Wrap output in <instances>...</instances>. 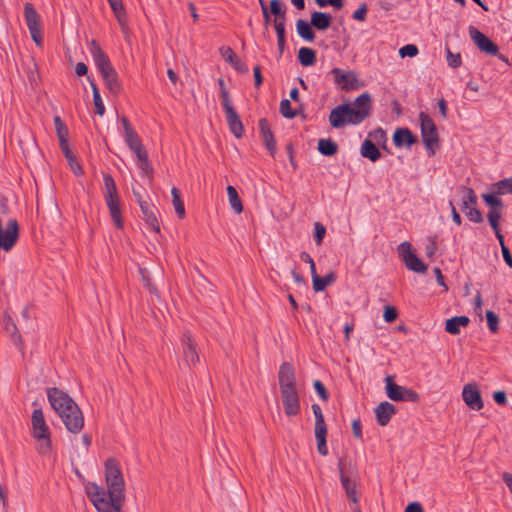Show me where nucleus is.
Returning <instances> with one entry per match:
<instances>
[{"label":"nucleus","instance_id":"5fc2aeb1","mask_svg":"<svg viewBox=\"0 0 512 512\" xmlns=\"http://www.w3.org/2000/svg\"><path fill=\"white\" fill-rule=\"evenodd\" d=\"M315 438L317 439H326L327 437V425L324 421L315 422L314 428Z\"/></svg>","mask_w":512,"mask_h":512},{"label":"nucleus","instance_id":"13d9d810","mask_svg":"<svg viewBox=\"0 0 512 512\" xmlns=\"http://www.w3.org/2000/svg\"><path fill=\"white\" fill-rule=\"evenodd\" d=\"M220 97L224 112L234 109L230 98V94L227 89H223V91L220 93Z\"/></svg>","mask_w":512,"mask_h":512},{"label":"nucleus","instance_id":"de8ad7c7","mask_svg":"<svg viewBox=\"0 0 512 512\" xmlns=\"http://www.w3.org/2000/svg\"><path fill=\"white\" fill-rule=\"evenodd\" d=\"M280 113L284 118L293 119L296 117V110L291 108L290 101L288 99H283L280 102Z\"/></svg>","mask_w":512,"mask_h":512},{"label":"nucleus","instance_id":"4d7b16f0","mask_svg":"<svg viewBox=\"0 0 512 512\" xmlns=\"http://www.w3.org/2000/svg\"><path fill=\"white\" fill-rule=\"evenodd\" d=\"M313 387L323 401H327L329 399V393L320 380H315Z\"/></svg>","mask_w":512,"mask_h":512},{"label":"nucleus","instance_id":"bb28decb","mask_svg":"<svg viewBox=\"0 0 512 512\" xmlns=\"http://www.w3.org/2000/svg\"><path fill=\"white\" fill-rule=\"evenodd\" d=\"M221 55L224 59L229 62L235 70L240 73H247V65L241 61V59L235 54V52L228 46L220 49Z\"/></svg>","mask_w":512,"mask_h":512},{"label":"nucleus","instance_id":"39448f33","mask_svg":"<svg viewBox=\"0 0 512 512\" xmlns=\"http://www.w3.org/2000/svg\"><path fill=\"white\" fill-rule=\"evenodd\" d=\"M19 230L16 218H9L4 222L0 217V249L10 251L19 239Z\"/></svg>","mask_w":512,"mask_h":512},{"label":"nucleus","instance_id":"f03ea898","mask_svg":"<svg viewBox=\"0 0 512 512\" xmlns=\"http://www.w3.org/2000/svg\"><path fill=\"white\" fill-rule=\"evenodd\" d=\"M371 110L370 94L362 93L353 104L345 103L334 107L329 114V123L335 129L345 125H358L371 114Z\"/></svg>","mask_w":512,"mask_h":512},{"label":"nucleus","instance_id":"0eeeda50","mask_svg":"<svg viewBox=\"0 0 512 512\" xmlns=\"http://www.w3.org/2000/svg\"><path fill=\"white\" fill-rule=\"evenodd\" d=\"M458 192L463 195L462 211L466 217L474 223H481L483 216L481 211L477 208V196L474 190L470 187L460 186Z\"/></svg>","mask_w":512,"mask_h":512},{"label":"nucleus","instance_id":"4c0bfd02","mask_svg":"<svg viewBox=\"0 0 512 512\" xmlns=\"http://www.w3.org/2000/svg\"><path fill=\"white\" fill-rule=\"evenodd\" d=\"M171 195H172V204L174 206L175 212L180 219H183L185 217L186 213H185L184 203L181 199L180 191L176 187H173L171 189Z\"/></svg>","mask_w":512,"mask_h":512},{"label":"nucleus","instance_id":"79ce46f5","mask_svg":"<svg viewBox=\"0 0 512 512\" xmlns=\"http://www.w3.org/2000/svg\"><path fill=\"white\" fill-rule=\"evenodd\" d=\"M89 81H90L92 92H93V102H94V106H95V113L98 114L99 116H103L105 113V106L102 102V98L100 96L99 89H98L97 85L94 83V81H92V80H89Z\"/></svg>","mask_w":512,"mask_h":512},{"label":"nucleus","instance_id":"f8f14e48","mask_svg":"<svg viewBox=\"0 0 512 512\" xmlns=\"http://www.w3.org/2000/svg\"><path fill=\"white\" fill-rule=\"evenodd\" d=\"M66 429L73 433L78 434L84 426V416L79 406H70L69 411L59 415Z\"/></svg>","mask_w":512,"mask_h":512},{"label":"nucleus","instance_id":"2eb2a0df","mask_svg":"<svg viewBox=\"0 0 512 512\" xmlns=\"http://www.w3.org/2000/svg\"><path fill=\"white\" fill-rule=\"evenodd\" d=\"M133 194L137 199V202L140 206V209L142 211V214L144 216V220L146 224L154 231V232H160V225L158 223L157 217H156V209L153 205L148 203L146 200L143 199L141 194L135 190H133Z\"/></svg>","mask_w":512,"mask_h":512},{"label":"nucleus","instance_id":"a211bd4d","mask_svg":"<svg viewBox=\"0 0 512 512\" xmlns=\"http://www.w3.org/2000/svg\"><path fill=\"white\" fill-rule=\"evenodd\" d=\"M278 381L280 391L296 389L295 371L291 364L287 362L281 364L278 372Z\"/></svg>","mask_w":512,"mask_h":512},{"label":"nucleus","instance_id":"2f4dec72","mask_svg":"<svg viewBox=\"0 0 512 512\" xmlns=\"http://www.w3.org/2000/svg\"><path fill=\"white\" fill-rule=\"evenodd\" d=\"M338 149V144L331 139L321 138L318 140V151L323 156H334L338 152Z\"/></svg>","mask_w":512,"mask_h":512},{"label":"nucleus","instance_id":"b1692460","mask_svg":"<svg viewBox=\"0 0 512 512\" xmlns=\"http://www.w3.org/2000/svg\"><path fill=\"white\" fill-rule=\"evenodd\" d=\"M226 121L231 133L236 138H241L244 134V126L235 109L225 111Z\"/></svg>","mask_w":512,"mask_h":512},{"label":"nucleus","instance_id":"cd10ccee","mask_svg":"<svg viewBox=\"0 0 512 512\" xmlns=\"http://www.w3.org/2000/svg\"><path fill=\"white\" fill-rule=\"evenodd\" d=\"M24 16L29 32L41 29L40 16L33 5L29 2L24 5Z\"/></svg>","mask_w":512,"mask_h":512},{"label":"nucleus","instance_id":"6ab92c4d","mask_svg":"<svg viewBox=\"0 0 512 512\" xmlns=\"http://www.w3.org/2000/svg\"><path fill=\"white\" fill-rule=\"evenodd\" d=\"M258 125L264 145L269 151L270 155L274 157L276 152V141L273 132L271 131L269 122L266 118H261Z\"/></svg>","mask_w":512,"mask_h":512},{"label":"nucleus","instance_id":"8fccbe9b","mask_svg":"<svg viewBox=\"0 0 512 512\" xmlns=\"http://www.w3.org/2000/svg\"><path fill=\"white\" fill-rule=\"evenodd\" d=\"M487 218L489 221V224L493 230L499 229V220L501 218V211L498 209H490Z\"/></svg>","mask_w":512,"mask_h":512},{"label":"nucleus","instance_id":"0e129e2a","mask_svg":"<svg viewBox=\"0 0 512 512\" xmlns=\"http://www.w3.org/2000/svg\"><path fill=\"white\" fill-rule=\"evenodd\" d=\"M72 171L75 175H82L83 174V168L80 165V163L76 160V157L74 155H71V158H66Z\"/></svg>","mask_w":512,"mask_h":512},{"label":"nucleus","instance_id":"c9c22d12","mask_svg":"<svg viewBox=\"0 0 512 512\" xmlns=\"http://www.w3.org/2000/svg\"><path fill=\"white\" fill-rule=\"evenodd\" d=\"M404 263L407 269L413 272L425 273L427 271V266L417 257L416 254L408 255V259H405Z\"/></svg>","mask_w":512,"mask_h":512},{"label":"nucleus","instance_id":"bf43d9fd","mask_svg":"<svg viewBox=\"0 0 512 512\" xmlns=\"http://www.w3.org/2000/svg\"><path fill=\"white\" fill-rule=\"evenodd\" d=\"M438 249L437 241L435 238H429L425 245V254L428 258H433Z\"/></svg>","mask_w":512,"mask_h":512},{"label":"nucleus","instance_id":"412c9836","mask_svg":"<svg viewBox=\"0 0 512 512\" xmlns=\"http://www.w3.org/2000/svg\"><path fill=\"white\" fill-rule=\"evenodd\" d=\"M117 21L121 31L124 34L128 33V17L123 5L122 0H107Z\"/></svg>","mask_w":512,"mask_h":512},{"label":"nucleus","instance_id":"393cba45","mask_svg":"<svg viewBox=\"0 0 512 512\" xmlns=\"http://www.w3.org/2000/svg\"><path fill=\"white\" fill-rule=\"evenodd\" d=\"M393 142L397 147L406 146L410 148L417 142V137L408 128H398L393 135Z\"/></svg>","mask_w":512,"mask_h":512},{"label":"nucleus","instance_id":"f704fd0d","mask_svg":"<svg viewBox=\"0 0 512 512\" xmlns=\"http://www.w3.org/2000/svg\"><path fill=\"white\" fill-rule=\"evenodd\" d=\"M335 281L334 273H329L324 277L315 275L312 280L313 289L315 292L323 291L328 285H331Z\"/></svg>","mask_w":512,"mask_h":512},{"label":"nucleus","instance_id":"58836bf2","mask_svg":"<svg viewBox=\"0 0 512 512\" xmlns=\"http://www.w3.org/2000/svg\"><path fill=\"white\" fill-rule=\"evenodd\" d=\"M102 79L105 83L106 88L112 95L118 96L120 94V92L122 91V85L117 73Z\"/></svg>","mask_w":512,"mask_h":512},{"label":"nucleus","instance_id":"7ed1b4c3","mask_svg":"<svg viewBox=\"0 0 512 512\" xmlns=\"http://www.w3.org/2000/svg\"><path fill=\"white\" fill-rule=\"evenodd\" d=\"M32 436L38 442V452L46 454L51 449V433L42 409H34L31 416Z\"/></svg>","mask_w":512,"mask_h":512},{"label":"nucleus","instance_id":"6e6552de","mask_svg":"<svg viewBox=\"0 0 512 512\" xmlns=\"http://www.w3.org/2000/svg\"><path fill=\"white\" fill-rule=\"evenodd\" d=\"M422 141L425 147L434 154V146L439 143L437 127L433 119L425 112L419 114Z\"/></svg>","mask_w":512,"mask_h":512},{"label":"nucleus","instance_id":"680f3d73","mask_svg":"<svg viewBox=\"0 0 512 512\" xmlns=\"http://www.w3.org/2000/svg\"><path fill=\"white\" fill-rule=\"evenodd\" d=\"M398 316L397 310L392 306H386L383 313V318L386 322L392 323Z\"/></svg>","mask_w":512,"mask_h":512},{"label":"nucleus","instance_id":"20e7f679","mask_svg":"<svg viewBox=\"0 0 512 512\" xmlns=\"http://www.w3.org/2000/svg\"><path fill=\"white\" fill-rule=\"evenodd\" d=\"M103 180L105 187L104 198L109 209L110 216L115 226L118 229H121L123 227V220L116 183L110 174H105Z\"/></svg>","mask_w":512,"mask_h":512},{"label":"nucleus","instance_id":"49530a36","mask_svg":"<svg viewBox=\"0 0 512 512\" xmlns=\"http://www.w3.org/2000/svg\"><path fill=\"white\" fill-rule=\"evenodd\" d=\"M275 31L277 34V44L279 48L280 55L283 53L284 46H285V23H275L274 24Z\"/></svg>","mask_w":512,"mask_h":512},{"label":"nucleus","instance_id":"72a5a7b5","mask_svg":"<svg viewBox=\"0 0 512 512\" xmlns=\"http://www.w3.org/2000/svg\"><path fill=\"white\" fill-rule=\"evenodd\" d=\"M298 59L302 66H312L316 62V52L312 48L302 47L298 51Z\"/></svg>","mask_w":512,"mask_h":512},{"label":"nucleus","instance_id":"e2e57ef3","mask_svg":"<svg viewBox=\"0 0 512 512\" xmlns=\"http://www.w3.org/2000/svg\"><path fill=\"white\" fill-rule=\"evenodd\" d=\"M368 7L365 3L361 4L359 8L353 13L352 18L356 21L363 22L367 16Z\"/></svg>","mask_w":512,"mask_h":512},{"label":"nucleus","instance_id":"a18cd8bd","mask_svg":"<svg viewBox=\"0 0 512 512\" xmlns=\"http://www.w3.org/2000/svg\"><path fill=\"white\" fill-rule=\"evenodd\" d=\"M137 160L138 166L142 173L151 180L153 176V167L151 166V163L149 161L148 154L138 157Z\"/></svg>","mask_w":512,"mask_h":512},{"label":"nucleus","instance_id":"37998d69","mask_svg":"<svg viewBox=\"0 0 512 512\" xmlns=\"http://www.w3.org/2000/svg\"><path fill=\"white\" fill-rule=\"evenodd\" d=\"M54 125L59 142H64V140H68L69 131L66 124L60 118V116L54 117Z\"/></svg>","mask_w":512,"mask_h":512},{"label":"nucleus","instance_id":"09e8293b","mask_svg":"<svg viewBox=\"0 0 512 512\" xmlns=\"http://www.w3.org/2000/svg\"><path fill=\"white\" fill-rule=\"evenodd\" d=\"M486 320L489 330L492 333H496L498 331L499 317L496 313L491 310L486 311Z\"/></svg>","mask_w":512,"mask_h":512},{"label":"nucleus","instance_id":"864d4df0","mask_svg":"<svg viewBox=\"0 0 512 512\" xmlns=\"http://www.w3.org/2000/svg\"><path fill=\"white\" fill-rule=\"evenodd\" d=\"M326 228L320 222L314 223V239L317 245H320L325 237Z\"/></svg>","mask_w":512,"mask_h":512},{"label":"nucleus","instance_id":"3c124183","mask_svg":"<svg viewBox=\"0 0 512 512\" xmlns=\"http://www.w3.org/2000/svg\"><path fill=\"white\" fill-rule=\"evenodd\" d=\"M446 54H447V63L452 68H458L462 64V59L460 53H452L451 50L447 47L446 48Z\"/></svg>","mask_w":512,"mask_h":512},{"label":"nucleus","instance_id":"423d86ee","mask_svg":"<svg viewBox=\"0 0 512 512\" xmlns=\"http://www.w3.org/2000/svg\"><path fill=\"white\" fill-rule=\"evenodd\" d=\"M385 389L387 396L393 401H407L417 403L420 400L419 394L407 387L397 385L394 382V376L385 377Z\"/></svg>","mask_w":512,"mask_h":512},{"label":"nucleus","instance_id":"9b49d317","mask_svg":"<svg viewBox=\"0 0 512 512\" xmlns=\"http://www.w3.org/2000/svg\"><path fill=\"white\" fill-rule=\"evenodd\" d=\"M181 347L182 363H180V366L182 364L188 368L195 366L199 362L200 357L197 349V344L189 333H185L181 338Z\"/></svg>","mask_w":512,"mask_h":512},{"label":"nucleus","instance_id":"e433bc0d","mask_svg":"<svg viewBox=\"0 0 512 512\" xmlns=\"http://www.w3.org/2000/svg\"><path fill=\"white\" fill-rule=\"evenodd\" d=\"M227 195H228V199H229V203H230V206L231 208L236 212V213H241L243 211V205H242V201L237 193V190L235 189V187L229 185L227 188Z\"/></svg>","mask_w":512,"mask_h":512},{"label":"nucleus","instance_id":"c85d7f7f","mask_svg":"<svg viewBox=\"0 0 512 512\" xmlns=\"http://www.w3.org/2000/svg\"><path fill=\"white\" fill-rule=\"evenodd\" d=\"M469 323V317L455 316L446 320L445 331L452 335H458L461 331V327H467Z\"/></svg>","mask_w":512,"mask_h":512},{"label":"nucleus","instance_id":"6e6d98bb","mask_svg":"<svg viewBox=\"0 0 512 512\" xmlns=\"http://www.w3.org/2000/svg\"><path fill=\"white\" fill-rule=\"evenodd\" d=\"M369 138L375 141L376 143H384L386 141V132L382 128H377L369 133Z\"/></svg>","mask_w":512,"mask_h":512},{"label":"nucleus","instance_id":"69168bd1","mask_svg":"<svg viewBox=\"0 0 512 512\" xmlns=\"http://www.w3.org/2000/svg\"><path fill=\"white\" fill-rule=\"evenodd\" d=\"M352 431H353V435L357 439H362V425H361V421L359 419H354L352 421Z\"/></svg>","mask_w":512,"mask_h":512},{"label":"nucleus","instance_id":"aec40b11","mask_svg":"<svg viewBox=\"0 0 512 512\" xmlns=\"http://www.w3.org/2000/svg\"><path fill=\"white\" fill-rule=\"evenodd\" d=\"M377 423L380 426H386L391 417L396 414L397 410L393 404L390 402L384 401L377 405L374 409Z\"/></svg>","mask_w":512,"mask_h":512},{"label":"nucleus","instance_id":"ea45409f","mask_svg":"<svg viewBox=\"0 0 512 512\" xmlns=\"http://www.w3.org/2000/svg\"><path fill=\"white\" fill-rule=\"evenodd\" d=\"M495 194L504 195L512 194V177L504 178L492 185Z\"/></svg>","mask_w":512,"mask_h":512},{"label":"nucleus","instance_id":"ddd939ff","mask_svg":"<svg viewBox=\"0 0 512 512\" xmlns=\"http://www.w3.org/2000/svg\"><path fill=\"white\" fill-rule=\"evenodd\" d=\"M331 73L334 75L335 83L340 85L341 89L346 92L357 90L361 86L354 71L345 72L340 68H334Z\"/></svg>","mask_w":512,"mask_h":512},{"label":"nucleus","instance_id":"a19ab883","mask_svg":"<svg viewBox=\"0 0 512 512\" xmlns=\"http://www.w3.org/2000/svg\"><path fill=\"white\" fill-rule=\"evenodd\" d=\"M269 11L275 16L274 24L279 23V21L281 23H285V10L282 9V3L280 0H271Z\"/></svg>","mask_w":512,"mask_h":512},{"label":"nucleus","instance_id":"9d476101","mask_svg":"<svg viewBox=\"0 0 512 512\" xmlns=\"http://www.w3.org/2000/svg\"><path fill=\"white\" fill-rule=\"evenodd\" d=\"M120 122L124 130V140L129 149L136 155L137 158L147 154V151L143 146L140 137L136 133L129 120L123 116L120 119Z\"/></svg>","mask_w":512,"mask_h":512},{"label":"nucleus","instance_id":"a878e982","mask_svg":"<svg viewBox=\"0 0 512 512\" xmlns=\"http://www.w3.org/2000/svg\"><path fill=\"white\" fill-rule=\"evenodd\" d=\"M338 466H339V471H340V480H341L343 488L346 491L348 498L352 502L357 503L358 498H357V493H356V484L348 476L345 475L342 459H339Z\"/></svg>","mask_w":512,"mask_h":512},{"label":"nucleus","instance_id":"603ef678","mask_svg":"<svg viewBox=\"0 0 512 512\" xmlns=\"http://www.w3.org/2000/svg\"><path fill=\"white\" fill-rule=\"evenodd\" d=\"M418 47L414 44H407L399 49V55L404 57H415L418 54Z\"/></svg>","mask_w":512,"mask_h":512},{"label":"nucleus","instance_id":"1a4fd4ad","mask_svg":"<svg viewBox=\"0 0 512 512\" xmlns=\"http://www.w3.org/2000/svg\"><path fill=\"white\" fill-rule=\"evenodd\" d=\"M47 397L51 407L58 415L69 411L70 406H78L66 392L56 387H52L47 390Z\"/></svg>","mask_w":512,"mask_h":512},{"label":"nucleus","instance_id":"338daca9","mask_svg":"<svg viewBox=\"0 0 512 512\" xmlns=\"http://www.w3.org/2000/svg\"><path fill=\"white\" fill-rule=\"evenodd\" d=\"M501 252L505 263L512 268V254L505 244H502Z\"/></svg>","mask_w":512,"mask_h":512},{"label":"nucleus","instance_id":"4be33fe9","mask_svg":"<svg viewBox=\"0 0 512 512\" xmlns=\"http://www.w3.org/2000/svg\"><path fill=\"white\" fill-rule=\"evenodd\" d=\"M90 53L99 72L111 65L108 56L101 49L96 40L90 42Z\"/></svg>","mask_w":512,"mask_h":512},{"label":"nucleus","instance_id":"774afa93","mask_svg":"<svg viewBox=\"0 0 512 512\" xmlns=\"http://www.w3.org/2000/svg\"><path fill=\"white\" fill-rule=\"evenodd\" d=\"M405 512H424L420 503L412 502L407 505Z\"/></svg>","mask_w":512,"mask_h":512},{"label":"nucleus","instance_id":"4468645a","mask_svg":"<svg viewBox=\"0 0 512 512\" xmlns=\"http://www.w3.org/2000/svg\"><path fill=\"white\" fill-rule=\"evenodd\" d=\"M469 36L475 45L486 54L496 56L499 52L498 46L491 41L486 35L480 32L474 26L468 28Z\"/></svg>","mask_w":512,"mask_h":512},{"label":"nucleus","instance_id":"473e14b6","mask_svg":"<svg viewBox=\"0 0 512 512\" xmlns=\"http://www.w3.org/2000/svg\"><path fill=\"white\" fill-rule=\"evenodd\" d=\"M311 26V23L309 24L307 21L303 19H299L296 23V28L299 36L308 42H311L315 39V32L313 31Z\"/></svg>","mask_w":512,"mask_h":512},{"label":"nucleus","instance_id":"dca6fc26","mask_svg":"<svg viewBox=\"0 0 512 512\" xmlns=\"http://www.w3.org/2000/svg\"><path fill=\"white\" fill-rule=\"evenodd\" d=\"M285 414L296 416L300 412V398L298 390L289 389L280 391Z\"/></svg>","mask_w":512,"mask_h":512},{"label":"nucleus","instance_id":"c03bdc74","mask_svg":"<svg viewBox=\"0 0 512 512\" xmlns=\"http://www.w3.org/2000/svg\"><path fill=\"white\" fill-rule=\"evenodd\" d=\"M483 200L490 206V209H498L501 211L504 207L503 201L498 197V194H495L493 191L490 194H484Z\"/></svg>","mask_w":512,"mask_h":512},{"label":"nucleus","instance_id":"7c9ffc66","mask_svg":"<svg viewBox=\"0 0 512 512\" xmlns=\"http://www.w3.org/2000/svg\"><path fill=\"white\" fill-rule=\"evenodd\" d=\"M331 19L329 14L315 11L311 14V25L318 30H326L331 24Z\"/></svg>","mask_w":512,"mask_h":512},{"label":"nucleus","instance_id":"c756f323","mask_svg":"<svg viewBox=\"0 0 512 512\" xmlns=\"http://www.w3.org/2000/svg\"><path fill=\"white\" fill-rule=\"evenodd\" d=\"M360 153L364 158L376 162L381 158V152L371 139H365L361 145Z\"/></svg>","mask_w":512,"mask_h":512},{"label":"nucleus","instance_id":"f3484780","mask_svg":"<svg viewBox=\"0 0 512 512\" xmlns=\"http://www.w3.org/2000/svg\"><path fill=\"white\" fill-rule=\"evenodd\" d=\"M462 397L466 405L473 410L483 408V400L476 383H468L464 386Z\"/></svg>","mask_w":512,"mask_h":512},{"label":"nucleus","instance_id":"5701e85b","mask_svg":"<svg viewBox=\"0 0 512 512\" xmlns=\"http://www.w3.org/2000/svg\"><path fill=\"white\" fill-rule=\"evenodd\" d=\"M90 53L99 72L111 65L108 56L101 49L96 40L90 42Z\"/></svg>","mask_w":512,"mask_h":512},{"label":"nucleus","instance_id":"052dcab7","mask_svg":"<svg viewBox=\"0 0 512 512\" xmlns=\"http://www.w3.org/2000/svg\"><path fill=\"white\" fill-rule=\"evenodd\" d=\"M397 250L403 261H405V259H408V255L414 254L411 251V244L407 241H404L401 244H399Z\"/></svg>","mask_w":512,"mask_h":512},{"label":"nucleus","instance_id":"f257e3e1","mask_svg":"<svg viewBox=\"0 0 512 512\" xmlns=\"http://www.w3.org/2000/svg\"><path fill=\"white\" fill-rule=\"evenodd\" d=\"M107 491L94 482L85 484V492L98 512H122L125 502V481L115 458L105 462Z\"/></svg>","mask_w":512,"mask_h":512}]
</instances>
